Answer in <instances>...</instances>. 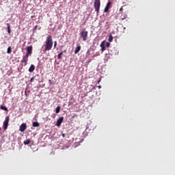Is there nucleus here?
I'll list each match as a JSON object with an SVG mask.
<instances>
[{"instance_id":"ddd939ff","label":"nucleus","mask_w":175,"mask_h":175,"mask_svg":"<svg viewBox=\"0 0 175 175\" xmlns=\"http://www.w3.org/2000/svg\"><path fill=\"white\" fill-rule=\"evenodd\" d=\"M64 53H66V50H65L64 51H62V52H61L60 53H59L58 55H57V59H62V55H63V54H64Z\"/></svg>"},{"instance_id":"412c9836","label":"nucleus","mask_w":175,"mask_h":175,"mask_svg":"<svg viewBox=\"0 0 175 175\" xmlns=\"http://www.w3.org/2000/svg\"><path fill=\"white\" fill-rule=\"evenodd\" d=\"M57 45V41H55V42H54V49H56Z\"/></svg>"},{"instance_id":"cd10ccee","label":"nucleus","mask_w":175,"mask_h":175,"mask_svg":"<svg viewBox=\"0 0 175 175\" xmlns=\"http://www.w3.org/2000/svg\"><path fill=\"white\" fill-rule=\"evenodd\" d=\"M49 82L51 83V79H49Z\"/></svg>"},{"instance_id":"dca6fc26","label":"nucleus","mask_w":175,"mask_h":175,"mask_svg":"<svg viewBox=\"0 0 175 175\" xmlns=\"http://www.w3.org/2000/svg\"><path fill=\"white\" fill-rule=\"evenodd\" d=\"M0 109H1V110L5 111H8V107H6L5 106H3V105H1V106H0Z\"/></svg>"},{"instance_id":"aec40b11","label":"nucleus","mask_w":175,"mask_h":175,"mask_svg":"<svg viewBox=\"0 0 175 175\" xmlns=\"http://www.w3.org/2000/svg\"><path fill=\"white\" fill-rule=\"evenodd\" d=\"M7 53L8 54L12 53V47L11 46H8V50H7Z\"/></svg>"},{"instance_id":"5701e85b","label":"nucleus","mask_w":175,"mask_h":175,"mask_svg":"<svg viewBox=\"0 0 175 175\" xmlns=\"http://www.w3.org/2000/svg\"><path fill=\"white\" fill-rule=\"evenodd\" d=\"M106 46H107V48L110 47V43L109 42H107L106 43Z\"/></svg>"},{"instance_id":"a878e982","label":"nucleus","mask_w":175,"mask_h":175,"mask_svg":"<svg viewBox=\"0 0 175 175\" xmlns=\"http://www.w3.org/2000/svg\"><path fill=\"white\" fill-rule=\"evenodd\" d=\"M98 89H101L102 86L101 85H98Z\"/></svg>"},{"instance_id":"f3484780","label":"nucleus","mask_w":175,"mask_h":175,"mask_svg":"<svg viewBox=\"0 0 175 175\" xmlns=\"http://www.w3.org/2000/svg\"><path fill=\"white\" fill-rule=\"evenodd\" d=\"M60 111H61V107H60V106H57V107H56V109H55V113H59Z\"/></svg>"},{"instance_id":"f03ea898","label":"nucleus","mask_w":175,"mask_h":175,"mask_svg":"<svg viewBox=\"0 0 175 175\" xmlns=\"http://www.w3.org/2000/svg\"><path fill=\"white\" fill-rule=\"evenodd\" d=\"M44 46V51H49L52 50L53 46V40L52 36H49L48 37H46Z\"/></svg>"},{"instance_id":"7ed1b4c3","label":"nucleus","mask_w":175,"mask_h":175,"mask_svg":"<svg viewBox=\"0 0 175 175\" xmlns=\"http://www.w3.org/2000/svg\"><path fill=\"white\" fill-rule=\"evenodd\" d=\"M94 8L97 14H99V9H100V0H95L94 3Z\"/></svg>"},{"instance_id":"39448f33","label":"nucleus","mask_w":175,"mask_h":175,"mask_svg":"<svg viewBox=\"0 0 175 175\" xmlns=\"http://www.w3.org/2000/svg\"><path fill=\"white\" fill-rule=\"evenodd\" d=\"M10 116H7L5 118V120L3 122V129L4 131H6L9 126V122H10Z\"/></svg>"},{"instance_id":"6ab92c4d","label":"nucleus","mask_w":175,"mask_h":175,"mask_svg":"<svg viewBox=\"0 0 175 175\" xmlns=\"http://www.w3.org/2000/svg\"><path fill=\"white\" fill-rule=\"evenodd\" d=\"M108 41L109 42H113V35H109V38H108Z\"/></svg>"},{"instance_id":"423d86ee","label":"nucleus","mask_w":175,"mask_h":175,"mask_svg":"<svg viewBox=\"0 0 175 175\" xmlns=\"http://www.w3.org/2000/svg\"><path fill=\"white\" fill-rule=\"evenodd\" d=\"M27 124H26V123H23V124H21V125L20 126L19 131H20L21 132H25V130L27 129Z\"/></svg>"},{"instance_id":"1a4fd4ad","label":"nucleus","mask_w":175,"mask_h":175,"mask_svg":"<svg viewBox=\"0 0 175 175\" xmlns=\"http://www.w3.org/2000/svg\"><path fill=\"white\" fill-rule=\"evenodd\" d=\"M111 5V3L110 1H109L107 3V5L104 10V12L105 13H107V12H109V9H110V5Z\"/></svg>"},{"instance_id":"b1692460","label":"nucleus","mask_w":175,"mask_h":175,"mask_svg":"<svg viewBox=\"0 0 175 175\" xmlns=\"http://www.w3.org/2000/svg\"><path fill=\"white\" fill-rule=\"evenodd\" d=\"M122 10H124V8H122V7H121L120 9V12H122Z\"/></svg>"},{"instance_id":"a211bd4d","label":"nucleus","mask_w":175,"mask_h":175,"mask_svg":"<svg viewBox=\"0 0 175 175\" xmlns=\"http://www.w3.org/2000/svg\"><path fill=\"white\" fill-rule=\"evenodd\" d=\"M33 127H39L40 126V123L38 122H33Z\"/></svg>"},{"instance_id":"9d476101","label":"nucleus","mask_w":175,"mask_h":175,"mask_svg":"<svg viewBox=\"0 0 175 175\" xmlns=\"http://www.w3.org/2000/svg\"><path fill=\"white\" fill-rule=\"evenodd\" d=\"M81 51V46L80 45L77 46L75 49V55L78 54Z\"/></svg>"},{"instance_id":"f257e3e1","label":"nucleus","mask_w":175,"mask_h":175,"mask_svg":"<svg viewBox=\"0 0 175 175\" xmlns=\"http://www.w3.org/2000/svg\"><path fill=\"white\" fill-rule=\"evenodd\" d=\"M26 54L23 56V59L21 61V64H24V66H26L27 65V62L29 61V57L32 55L33 53V46H29L26 48Z\"/></svg>"},{"instance_id":"0eeeda50","label":"nucleus","mask_w":175,"mask_h":175,"mask_svg":"<svg viewBox=\"0 0 175 175\" xmlns=\"http://www.w3.org/2000/svg\"><path fill=\"white\" fill-rule=\"evenodd\" d=\"M64 120V117H61V118H59L57 120V121L56 126H58V127H59V126H61V125H62V124L63 123Z\"/></svg>"},{"instance_id":"20e7f679","label":"nucleus","mask_w":175,"mask_h":175,"mask_svg":"<svg viewBox=\"0 0 175 175\" xmlns=\"http://www.w3.org/2000/svg\"><path fill=\"white\" fill-rule=\"evenodd\" d=\"M88 33L89 32L88 31H82L80 33V37L83 38V42H86L88 39Z\"/></svg>"},{"instance_id":"9b49d317","label":"nucleus","mask_w":175,"mask_h":175,"mask_svg":"<svg viewBox=\"0 0 175 175\" xmlns=\"http://www.w3.org/2000/svg\"><path fill=\"white\" fill-rule=\"evenodd\" d=\"M36 69V66L33 64H31L29 68V72L30 73H32L35 71Z\"/></svg>"},{"instance_id":"bb28decb","label":"nucleus","mask_w":175,"mask_h":175,"mask_svg":"<svg viewBox=\"0 0 175 175\" xmlns=\"http://www.w3.org/2000/svg\"><path fill=\"white\" fill-rule=\"evenodd\" d=\"M100 83V79L98 81V83Z\"/></svg>"},{"instance_id":"4468645a","label":"nucleus","mask_w":175,"mask_h":175,"mask_svg":"<svg viewBox=\"0 0 175 175\" xmlns=\"http://www.w3.org/2000/svg\"><path fill=\"white\" fill-rule=\"evenodd\" d=\"M31 142V139H25L24 142H23V144L24 145H29L30 144Z\"/></svg>"},{"instance_id":"6e6552de","label":"nucleus","mask_w":175,"mask_h":175,"mask_svg":"<svg viewBox=\"0 0 175 175\" xmlns=\"http://www.w3.org/2000/svg\"><path fill=\"white\" fill-rule=\"evenodd\" d=\"M105 41H103L100 45V48H101V52L103 53L105 52V51H106V46L105 44Z\"/></svg>"},{"instance_id":"2eb2a0df","label":"nucleus","mask_w":175,"mask_h":175,"mask_svg":"<svg viewBox=\"0 0 175 175\" xmlns=\"http://www.w3.org/2000/svg\"><path fill=\"white\" fill-rule=\"evenodd\" d=\"M7 25V29H8V34H10L11 33V25H10V23H7L6 24Z\"/></svg>"},{"instance_id":"4be33fe9","label":"nucleus","mask_w":175,"mask_h":175,"mask_svg":"<svg viewBox=\"0 0 175 175\" xmlns=\"http://www.w3.org/2000/svg\"><path fill=\"white\" fill-rule=\"evenodd\" d=\"M35 79H36V77H31V79H30V82H33V81L35 80Z\"/></svg>"},{"instance_id":"f8f14e48","label":"nucleus","mask_w":175,"mask_h":175,"mask_svg":"<svg viewBox=\"0 0 175 175\" xmlns=\"http://www.w3.org/2000/svg\"><path fill=\"white\" fill-rule=\"evenodd\" d=\"M127 17H128V15H126V14H125V13H123L120 16V19L122 21H124V20L126 19Z\"/></svg>"},{"instance_id":"393cba45","label":"nucleus","mask_w":175,"mask_h":175,"mask_svg":"<svg viewBox=\"0 0 175 175\" xmlns=\"http://www.w3.org/2000/svg\"><path fill=\"white\" fill-rule=\"evenodd\" d=\"M62 137H66V134L65 133H62Z\"/></svg>"}]
</instances>
